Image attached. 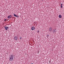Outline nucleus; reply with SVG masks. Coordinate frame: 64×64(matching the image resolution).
<instances>
[{
  "instance_id": "nucleus-1",
  "label": "nucleus",
  "mask_w": 64,
  "mask_h": 64,
  "mask_svg": "<svg viewBox=\"0 0 64 64\" xmlns=\"http://www.w3.org/2000/svg\"><path fill=\"white\" fill-rule=\"evenodd\" d=\"M10 61H12L13 60V57H12V56L10 57L9 59Z\"/></svg>"
},
{
  "instance_id": "nucleus-2",
  "label": "nucleus",
  "mask_w": 64,
  "mask_h": 64,
  "mask_svg": "<svg viewBox=\"0 0 64 64\" xmlns=\"http://www.w3.org/2000/svg\"><path fill=\"white\" fill-rule=\"evenodd\" d=\"M4 28L6 30V31H7L8 30L7 29H8V28H9V27H8V26H5L4 27Z\"/></svg>"
},
{
  "instance_id": "nucleus-3",
  "label": "nucleus",
  "mask_w": 64,
  "mask_h": 64,
  "mask_svg": "<svg viewBox=\"0 0 64 64\" xmlns=\"http://www.w3.org/2000/svg\"><path fill=\"white\" fill-rule=\"evenodd\" d=\"M49 31L51 32V31H52V28H50L49 29Z\"/></svg>"
},
{
  "instance_id": "nucleus-4",
  "label": "nucleus",
  "mask_w": 64,
  "mask_h": 64,
  "mask_svg": "<svg viewBox=\"0 0 64 64\" xmlns=\"http://www.w3.org/2000/svg\"><path fill=\"white\" fill-rule=\"evenodd\" d=\"M32 30H34L35 29V27L34 26H32L31 28Z\"/></svg>"
},
{
  "instance_id": "nucleus-5",
  "label": "nucleus",
  "mask_w": 64,
  "mask_h": 64,
  "mask_svg": "<svg viewBox=\"0 0 64 64\" xmlns=\"http://www.w3.org/2000/svg\"><path fill=\"white\" fill-rule=\"evenodd\" d=\"M14 40H17V36H15L14 38Z\"/></svg>"
},
{
  "instance_id": "nucleus-6",
  "label": "nucleus",
  "mask_w": 64,
  "mask_h": 64,
  "mask_svg": "<svg viewBox=\"0 0 64 64\" xmlns=\"http://www.w3.org/2000/svg\"><path fill=\"white\" fill-rule=\"evenodd\" d=\"M12 17V16H8V18H11Z\"/></svg>"
},
{
  "instance_id": "nucleus-7",
  "label": "nucleus",
  "mask_w": 64,
  "mask_h": 64,
  "mask_svg": "<svg viewBox=\"0 0 64 64\" xmlns=\"http://www.w3.org/2000/svg\"><path fill=\"white\" fill-rule=\"evenodd\" d=\"M59 18H62V16H61V15H59Z\"/></svg>"
},
{
  "instance_id": "nucleus-8",
  "label": "nucleus",
  "mask_w": 64,
  "mask_h": 64,
  "mask_svg": "<svg viewBox=\"0 0 64 64\" xmlns=\"http://www.w3.org/2000/svg\"><path fill=\"white\" fill-rule=\"evenodd\" d=\"M55 30L54 29L53 30V33H54V32H55Z\"/></svg>"
},
{
  "instance_id": "nucleus-9",
  "label": "nucleus",
  "mask_w": 64,
  "mask_h": 64,
  "mask_svg": "<svg viewBox=\"0 0 64 64\" xmlns=\"http://www.w3.org/2000/svg\"><path fill=\"white\" fill-rule=\"evenodd\" d=\"M62 5H63V4H61V6H60L61 8H62Z\"/></svg>"
},
{
  "instance_id": "nucleus-10",
  "label": "nucleus",
  "mask_w": 64,
  "mask_h": 64,
  "mask_svg": "<svg viewBox=\"0 0 64 64\" xmlns=\"http://www.w3.org/2000/svg\"><path fill=\"white\" fill-rule=\"evenodd\" d=\"M14 16H15V17H16V15L15 14H14Z\"/></svg>"
},
{
  "instance_id": "nucleus-11",
  "label": "nucleus",
  "mask_w": 64,
  "mask_h": 64,
  "mask_svg": "<svg viewBox=\"0 0 64 64\" xmlns=\"http://www.w3.org/2000/svg\"><path fill=\"white\" fill-rule=\"evenodd\" d=\"M16 17H18V16H16Z\"/></svg>"
},
{
  "instance_id": "nucleus-12",
  "label": "nucleus",
  "mask_w": 64,
  "mask_h": 64,
  "mask_svg": "<svg viewBox=\"0 0 64 64\" xmlns=\"http://www.w3.org/2000/svg\"><path fill=\"white\" fill-rule=\"evenodd\" d=\"M37 32L38 33V32H39V30H38L37 31Z\"/></svg>"
},
{
  "instance_id": "nucleus-13",
  "label": "nucleus",
  "mask_w": 64,
  "mask_h": 64,
  "mask_svg": "<svg viewBox=\"0 0 64 64\" xmlns=\"http://www.w3.org/2000/svg\"><path fill=\"white\" fill-rule=\"evenodd\" d=\"M47 37H48V36H49L48 35V34H47Z\"/></svg>"
},
{
  "instance_id": "nucleus-14",
  "label": "nucleus",
  "mask_w": 64,
  "mask_h": 64,
  "mask_svg": "<svg viewBox=\"0 0 64 64\" xmlns=\"http://www.w3.org/2000/svg\"><path fill=\"white\" fill-rule=\"evenodd\" d=\"M6 19H5V20H4V21H6Z\"/></svg>"
},
{
  "instance_id": "nucleus-15",
  "label": "nucleus",
  "mask_w": 64,
  "mask_h": 64,
  "mask_svg": "<svg viewBox=\"0 0 64 64\" xmlns=\"http://www.w3.org/2000/svg\"><path fill=\"white\" fill-rule=\"evenodd\" d=\"M20 39H21V37H20Z\"/></svg>"
},
{
  "instance_id": "nucleus-16",
  "label": "nucleus",
  "mask_w": 64,
  "mask_h": 64,
  "mask_svg": "<svg viewBox=\"0 0 64 64\" xmlns=\"http://www.w3.org/2000/svg\"><path fill=\"white\" fill-rule=\"evenodd\" d=\"M11 56H12V57H13V56H12V55Z\"/></svg>"
}]
</instances>
